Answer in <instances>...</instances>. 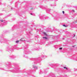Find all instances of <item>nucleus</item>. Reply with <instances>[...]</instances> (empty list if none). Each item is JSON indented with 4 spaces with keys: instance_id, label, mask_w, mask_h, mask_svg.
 I'll return each instance as SVG.
<instances>
[{
    "instance_id": "f257e3e1",
    "label": "nucleus",
    "mask_w": 77,
    "mask_h": 77,
    "mask_svg": "<svg viewBox=\"0 0 77 77\" xmlns=\"http://www.w3.org/2000/svg\"><path fill=\"white\" fill-rule=\"evenodd\" d=\"M43 39H48L47 37H44L42 38Z\"/></svg>"
},
{
    "instance_id": "f03ea898",
    "label": "nucleus",
    "mask_w": 77,
    "mask_h": 77,
    "mask_svg": "<svg viewBox=\"0 0 77 77\" xmlns=\"http://www.w3.org/2000/svg\"><path fill=\"white\" fill-rule=\"evenodd\" d=\"M43 33L45 35V36H48V35H47V33H46V32H43Z\"/></svg>"
},
{
    "instance_id": "7ed1b4c3",
    "label": "nucleus",
    "mask_w": 77,
    "mask_h": 77,
    "mask_svg": "<svg viewBox=\"0 0 77 77\" xmlns=\"http://www.w3.org/2000/svg\"><path fill=\"white\" fill-rule=\"evenodd\" d=\"M33 68H35L36 69H37V68H38V67H36L35 66H33Z\"/></svg>"
},
{
    "instance_id": "20e7f679",
    "label": "nucleus",
    "mask_w": 77,
    "mask_h": 77,
    "mask_svg": "<svg viewBox=\"0 0 77 77\" xmlns=\"http://www.w3.org/2000/svg\"><path fill=\"white\" fill-rule=\"evenodd\" d=\"M63 26H64V27H68V26H66L64 24L63 25Z\"/></svg>"
},
{
    "instance_id": "39448f33",
    "label": "nucleus",
    "mask_w": 77,
    "mask_h": 77,
    "mask_svg": "<svg viewBox=\"0 0 77 77\" xmlns=\"http://www.w3.org/2000/svg\"><path fill=\"white\" fill-rule=\"evenodd\" d=\"M23 40V38H22L21 39H20V41H22Z\"/></svg>"
},
{
    "instance_id": "423d86ee",
    "label": "nucleus",
    "mask_w": 77,
    "mask_h": 77,
    "mask_svg": "<svg viewBox=\"0 0 77 77\" xmlns=\"http://www.w3.org/2000/svg\"><path fill=\"white\" fill-rule=\"evenodd\" d=\"M16 43H18L19 42V40H18L16 42Z\"/></svg>"
},
{
    "instance_id": "0eeeda50",
    "label": "nucleus",
    "mask_w": 77,
    "mask_h": 77,
    "mask_svg": "<svg viewBox=\"0 0 77 77\" xmlns=\"http://www.w3.org/2000/svg\"><path fill=\"white\" fill-rule=\"evenodd\" d=\"M63 14H65V12H64V11H63Z\"/></svg>"
},
{
    "instance_id": "6e6552de",
    "label": "nucleus",
    "mask_w": 77,
    "mask_h": 77,
    "mask_svg": "<svg viewBox=\"0 0 77 77\" xmlns=\"http://www.w3.org/2000/svg\"><path fill=\"white\" fill-rule=\"evenodd\" d=\"M1 22H3V20H1Z\"/></svg>"
},
{
    "instance_id": "1a4fd4ad",
    "label": "nucleus",
    "mask_w": 77,
    "mask_h": 77,
    "mask_svg": "<svg viewBox=\"0 0 77 77\" xmlns=\"http://www.w3.org/2000/svg\"><path fill=\"white\" fill-rule=\"evenodd\" d=\"M64 68L65 69H67V68H66V67H64Z\"/></svg>"
},
{
    "instance_id": "9d476101",
    "label": "nucleus",
    "mask_w": 77,
    "mask_h": 77,
    "mask_svg": "<svg viewBox=\"0 0 77 77\" xmlns=\"http://www.w3.org/2000/svg\"><path fill=\"white\" fill-rule=\"evenodd\" d=\"M61 49H62V48H59V50H61Z\"/></svg>"
},
{
    "instance_id": "9b49d317",
    "label": "nucleus",
    "mask_w": 77,
    "mask_h": 77,
    "mask_svg": "<svg viewBox=\"0 0 77 77\" xmlns=\"http://www.w3.org/2000/svg\"><path fill=\"white\" fill-rule=\"evenodd\" d=\"M33 9V8H30V9H31V10H32V9Z\"/></svg>"
},
{
    "instance_id": "f8f14e48",
    "label": "nucleus",
    "mask_w": 77,
    "mask_h": 77,
    "mask_svg": "<svg viewBox=\"0 0 77 77\" xmlns=\"http://www.w3.org/2000/svg\"><path fill=\"white\" fill-rule=\"evenodd\" d=\"M30 14L31 15H32V14Z\"/></svg>"
},
{
    "instance_id": "ddd939ff",
    "label": "nucleus",
    "mask_w": 77,
    "mask_h": 77,
    "mask_svg": "<svg viewBox=\"0 0 77 77\" xmlns=\"http://www.w3.org/2000/svg\"><path fill=\"white\" fill-rule=\"evenodd\" d=\"M74 36H75V35H74Z\"/></svg>"
},
{
    "instance_id": "4468645a",
    "label": "nucleus",
    "mask_w": 77,
    "mask_h": 77,
    "mask_svg": "<svg viewBox=\"0 0 77 77\" xmlns=\"http://www.w3.org/2000/svg\"><path fill=\"white\" fill-rule=\"evenodd\" d=\"M74 12L75 11H73Z\"/></svg>"
}]
</instances>
